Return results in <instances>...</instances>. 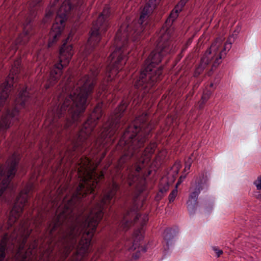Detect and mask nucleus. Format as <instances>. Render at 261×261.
I'll list each match as a JSON object with an SVG mask.
<instances>
[{
	"label": "nucleus",
	"instance_id": "20e7f679",
	"mask_svg": "<svg viewBox=\"0 0 261 261\" xmlns=\"http://www.w3.org/2000/svg\"><path fill=\"white\" fill-rule=\"evenodd\" d=\"M111 13L106 6L96 20L93 22L90 36L84 53L86 73L82 75L77 83L72 75L67 79L62 88L58 100L63 102L52 112L51 120L63 118L64 120H81L87 106V99L93 92L100 72V62L98 48L103 35L110 26Z\"/></svg>",
	"mask_w": 261,
	"mask_h": 261
},
{
	"label": "nucleus",
	"instance_id": "393cba45",
	"mask_svg": "<svg viewBox=\"0 0 261 261\" xmlns=\"http://www.w3.org/2000/svg\"><path fill=\"white\" fill-rule=\"evenodd\" d=\"M177 195V188L174 189L169 195L168 199L169 202L171 203L174 201L176 196Z\"/></svg>",
	"mask_w": 261,
	"mask_h": 261
},
{
	"label": "nucleus",
	"instance_id": "f03ea898",
	"mask_svg": "<svg viewBox=\"0 0 261 261\" xmlns=\"http://www.w3.org/2000/svg\"><path fill=\"white\" fill-rule=\"evenodd\" d=\"M155 43V48L145 60L139 73L133 75L128 96L123 98L100 130L96 134L94 131L103 114L101 108L97 105L80 129L71 135L69 138H116L114 137L126 124L127 120L122 119V117L130 102L133 101L135 106L139 105L164 76V66L158 65L164 56L174 50L169 32L164 29L161 30L156 35Z\"/></svg>",
	"mask_w": 261,
	"mask_h": 261
},
{
	"label": "nucleus",
	"instance_id": "ddd939ff",
	"mask_svg": "<svg viewBox=\"0 0 261 261\" xmlns=\"http://www.w3.org/2000/svg\"><path fill=\"white\" fill-rule=\"evenodd\" d=\"M214 43L217 44V48L213 53H215L214 57V61L213 62V67H217L221 62V59L224 55H225L226 51H228L231 47V43L226 41L223 44L220 39H216L211 45Z\"/></svg>",
	"mask_w": 261,
	"mask_h": 261
},
{
	"label": "nucleus",
	"instance_id": "72a5a7b5",
	"mask_svg": "<svg viewBox=\"0 0 261 261\" xmlns=\"http://www.w3.org/2000/svg\"><path fill=\"white\" fill-rule=\"evenodd\" d=\"M107 148H106L105 151H103L101 155V156L99 159L98 163H100L101 162V161L104 159V158L106 156V154H107Z\"/></svg>",
	"mask_w": 261,
	"mask_h": 261
},
{
	"label": "nucleus",
	"instance_id": "9d476101",
	"mask_svg": "<svg viewBox=\"0 0 261 261\" xmlns=\"http://www.w3.org/2000/svg\"><path fill=\"white\" fill-rule=\"evenodd\" d=\"M6 164L0 166V197L6 189H12L11 181L16 171L15 152L13 153L12 160H9Z\"/></svg>",
	"mask_w": 261,
	"mask_h": 261
},
{
	"label": "nucleus",
	"instance_id": "b1692460",
	"mask_svg": "<svg viewBox=\"0 0 261 261\" xmlns=\"http://www.w3.org/2000/svg\"><path fill=\"white\" fill-rule=\"evenodd\" d=\"M37 243L36 241H34V244L32 245V248H31V245H30L29 247V250L26 252L27 254H26L25 256V259L27 260L28 256L30 255H33L34 253V250L37 247ZM30 258H28V260H29Z\"/></svg>",
	"mask_w": 261,
	"mask_h": 261
},
{
	"label": "nucleus",
	"instance_id": "58836bf2",
	"mask_svg": "<svg viewBox=\"0 0 261 261\" xmlns=\"http://www.w3.org/2000/svg\"><path fill=\"white\" fill-rule=\"evenodd\" d=\"M139 249V251H142L143 252H146V248L145 247H143V246H141L140 248H138Z\"/></svg>",
	"mask_w": 261,
	"mask_h": 261
},
{
	"label": "nucleus",
	"instance_id": "ea45409f",
	"mask_svg": "<svg viewBox=\"0 0 261 261\" xmlns=\"http://www.w3.org/2000/svg\"><path fill=\"white\" fill-rule=\"evenodd\" d=\"M17 74H18V73L19 68V59H18V57H17Z\"/></svg>",
	"mask_w": 261,
	"mask_h": 261
},
{
	"label": "nucleus",
	"instance_id": "49530a36",
	"mask_svg": "<svg viewBox=\"0 0 261 261\" xmlns=\"http://www.w3.org/2000/svg\"><path fill=\"white\" fill-rule=\"evenodd\" d=\"M119 90V89H118V88H117L116 86H115V87H114V90Z\"/></svg>",
	"mask_w": 261,
	"mask_h": 261
},
{
	"label": "nucleus",
	"instance_id": "2eb2a0df",
	"mask_svg": "<svg viewBox=\"0 0 261 261\" xmlns=\"http://www.w3.org/2000/svg\"><path fill=\"white\" fill-rule=\"evenodd\" d=\"M178 233V229L175 228H167L164 232V239L166 242V246H164L165 250L169 249V246H171L173 243V239L174 237Z\"/></svg>",
	"mask_w": 261,
	"mask_h": 261
},
{
	"label": "nucleus",
	"instance_id": "a878e982",
	"mask_svg": "<svg viewBox=\"0 0 261 261\" xmlns=\"http://www.w3.org/2000/svg\"><path fill=\"white\" fill-rule=\"evenodd\" d=\"M169 190V184L166 183L163 186L160 185L159 191H162L164 194H165Z\"/></svg>",
	"mask_w": 261,
	"mask_h": 261
},
{
	"label": "nucleus",
	"instance_id": "6ab92c4d",
	"mask_svg": "<svg viewBox=\"0 0 261 261\" xmlns=\"http://www.w3.org/2000/svg\"><path fill=\"white\" fill-rule=\"evenodd\" d=\"M16 222V202L14 201L13 206L10 212V215L8 220V224L10 227L15 226Z\"/></svg>",
	"mask_w": 261,
	"mask_h": 261
},
{
	"label": "nucleus",
	"instance_id": "0eeeda50",
	"mask_svg": "<svg viewBox=\"0 0 261 261\" xmlns=\"http://www.w3.org/2000/svg\"><path fill=\"white\" fill-rule=\"evenodd\" d=\"M73 11L71 5H68L66 10L64 9V4L62 5L57 14L55 21L48 34V47H52L61 37L65 26V21L72 13L74 16L72 21L75 22L79 21L83 13V9L80 7L74 13Z\"/></svg>",
	"mask_w": 261,
	"mask_h": 261
},
{
	"label": "nucleus",
	"instance_id": "cd10ccee",
	"mask_svg": "<svg viewBox=\"0 0 261 261\" xmlns=\"http://www.w3.org/2000/svg\"><path fill=\"white\" fill-rule=\"evenodd\" d=\"M186 3L182 0H180V1L175 6V8L177 9L180 10V12L182 11V8L185 6Z\"/></svg>",
	"mask_w": 261,
	"mask_h": 261
},
{
	"label": "nucleus",
	"instance_id": "c03bdc74",
	"mask_svg": "<svg viewBox=\"0 0 261 261\" xmlns=\"http://www.w3.org/2000/svg\"><path fill=\"white\" fill-rule=\"evenodd\" d=\"M61 174H64V170H61L60 171Z\"/></svg>",
	"mask_w": 261,
	"mask_h": 261
},
{
	"label": "nucleus",
	"instance_id": "f257e3e1",
	"mask_svg": "<svg viewBox=\"0 0 261 261\" xmlns=\"http://www.w3.org/2000/svg\"><path fill=\"white\" fill-rule=\"evenodd\" d=\"M92 161L83 156L77 163V174L80 182L74 192L68 193L69 186H60L56 197L50 196L48 206L54 213L47 222L48 239L45 249L47 258L43 261H65L75 249L72 258L67 261H83L91 251V241L96 228L107 209L113 204V199L120 189L113 181L103 190L102 195L95 199V190L102 173L90 169Z\"/></svg>",
	"mask_w": 261,
	"mask_h": 261
},
{
	"label": "nucleus",
	"instance_id": "412c9836",
	"mask_svg": "<svg viewBox=\"0 0 261 261\" xmlns=\"http://www.w3.org/2000/svg\"><path fill=\"white\" fill-rule=\"evenodd\" d=\"M55 1L58 2L59 0ZM42 1V0H31L30 6L31 9L30 11L33 13L32 15H35V12L38 10V7L40 6Z\"/></svg>",
	"mask_w": 261,
	"mask_h": 261
},
{
	"label": "nucleus",
	"instance_id": "c756f323",
	"mask_svg": "<svg viewBox=\"0 0 261 261\" xmlns=\"http://www.w3.org/2000/svg\"><path fill=\"white\" fill-rule=\"evenodd\" d=\"M212 249L215 252L217 257L220 256V255L223 253L222 250L219 249L217 247H213Z\"/></svg>",
	"mask_w": 261,
	"mask_h": 261
},
{
	"label": "nucleus",
	"instance_id": "aec40b11",
	"mask_svg": "<svg viewBox=\"0 0 261 261\" xmlns=\"http://www.w3.org/2000/svg\"><path fill=\"white\" fill-rule=\"evenodd\" d=\"M197 154L196 152H193L185 162V172L188 171L191 167V165L194 159H196Z\"/></svg>",
	"mask_w": 261,
	"mask_h": 261
},
{
	"label": "nucleus",
	"instance_id": "c9c22d12",
	"mask_svg": "<svg viewBox=\"0 0 261 261\" xmlns=\"http://www.w3.org/2000/svg\"><path fill=\"white\" fill-rule=\"evenodd\" d=\"M53 12L51 11V10H49L46 13V15H45V17L46 18H49L50 17H51L53 15Z\"/></svg>",
	"mask_w": 261,
	"mask_h": 261
},
{
	"label": "nucleus",
	"instance_id": "c85d7f7f",
	"mask_svg": "<svg viewBox=\"0 0 261 261\" xmlns=\"http://www.w3.org/2000/svg\"><path fill=\"white\" fill-rule=\"evenodd\" d=\"M165 194L162 193V191H159V192L156 193V196L155 197V200L156 201H159L161 200L162 198L164 196Z\"/></svg>",
	"mask_w": 261,
	"mask_h": 261
},
{
	"label": "nucleus",
	"instance_id": "79ce46f5",
	"mask_svg": "<svg viewBox=\"0 0 261 261\" xmlns=\"http://www.w3.org/2000/svg\"><path fill=\"white\" fill-rule=\"evenodd\" d=\"M133 257H134L135 259H137V258H139V255H138V254H135V255H133Z\"/></svg>",
	"mask_w": 261,
	"mask_h": 261
},
{
	"label": "nucleus",
	"instance_id": "f3484780",
	"mask_svg": "<svg viewBox=\"0 0 261 261\" xmlns=\"http://www.w3.org/2000/svg\"><path fill=\"white\" fill-rule=\"evenodd\" d=\"M23 32L24 34L23 42L24 43H25L29 41L30 37L35 33L33 29V19L32 18H27L26 24L24 25Z\"/></svg>",
	"mask_w": 261,
	"mask_h": 261
},
{
	"label": "nucleus",
	"instance_id": "a211bd4d",
	"mask_svg": "<svg viewBox=\"0 0 261 261\" xmlns=\"http://www.w3.org/2000/svg\"><path fill=\"white\" fill-rule=\"evenodd\" d=\"M213 91L207 89L203 91L201 99L198 102V108L201 110L203 108L204 105L210 98Z\"/></svg>",
	"mask_w": 261,
	"mask_h": 261
},
{
	"label": "nucleus",
	"instance_id": "09e8293b",
	"mask_svg": "<svg viewBox=\"0 0 261 261\" xmlns=\"http://www.w3.org/2000/svg\"><path fill=\"white\" fill-rule=\"evenodd\" d=\"M182 1L185 2L187 3L188 2L189 0H182Z\"/></svg>",
	"mask_w": 261,
	"mask_h": 261
},
{
	"label": "nucleus",
	"instance_id": "f704fd0d",
	"mask_svg": "<svg viewBox=\"0 0 261 261\" xmlns=\"http://www.w3.org/2000/svg\"><path fill=\"white\" fill-rule=\"evenodd\" d=\"M137 66V64L136 63V61L135 60V62L132 64L130 66V69H129V72H134L133 70L135 69Z\"/></svg>",
	"mask_w": 261,
	"mask_h": 261
},
{
	"label": "nucleus",
	"instance_id": "2f4dec72",
	"mask_svg": "<svg viewBox=\"0 0 261 261\" xmlns=\"http://www.w3.org/2000/svg\"><path fill=\"white\" fill-rule=\"evenodd\" d=\"M186 177V175H181V176L179 177V179H178V180L177 182L176 183V187H177L178 185H180V184L182 182L183 180H184Z\"/></svg>",
	"mask_w": 261,
	"mask_h": 261
},
{
	"label": "nucleus",
	"instance_id": "a19ab883",
	"mask_svg": "<svg viewBox=\"0 0 261 261\" xmlns=\"http://www.w3.org/2000/svg\"><path fill=\"white\" fill-rule=\"evenodd\" d=\"M62 163V160H61L60 161V163H59V165H58V168H57V170H59V169L61 168V166Z\"/></svg>",
	"mask_w": 261,
	"mask_h": 261
},
{
	"label": "nucleus",
	"instance_id": "bb28decb",
	"mask_svg": "<svg viewBox=\"0 0 261 261\" xmlns=\"http://www.w3.org/2000/svg\"><path fill=\"white\" fill-rule=\"evenodd\" d=\"M201 81H202V79H201L197 77L194 81V84H193V89H194V90H196V89H197L198 88V87L199 86Z\"/></svg>",
	"mask_w": 261,
	"mask_h": 261
},
{
	"label": "nucleus",
	"instance_id": "423d86ee",
	"mask_svg": "<svg viewBox=\"0 0 261 261\" xmlns=\"http://www.w3.org/2000/svg\"><path fill=\"white\" fill-rule=\"evenodd\" d=\"M15 67H12L10 73L7 77L5 82L1 86L0 111L4 108L2 118L0 120V132H5L9 127L12 119L14 117L16 112V107L14 106L11 110L7 104L9 101V94L15 83Z\"/></svg>",
	"mask_w": 261,
	"mask_h": 261
},
{
	"label": "nucleus",
	"instance_id": "9b49d317",
	"mask_svg": "<svg viewBox=\"0 0 261 261\" xmlns=\"http://www.w3.org/2000/svg\"><path fill=\"white\" fill-rule=\"evenodd\" d=\"M206 180V177L203 174L197 178L195 182L191 184L190 194L187 202V208L191 214H194L195 212L198 204V197L201 191L205 187H208Z\"/></svg>",
	"mask_w": 261,
	"mask_h": 261
},
{
	"label": "nucleus",
	"instance_id": "e433bc0d",
	"mask_svg": "<svg viewBox=\"0 0 261 261\" xmlns=\"http://www.w3.org/2000/svg\"><path fill=\"white\" fill-rule=\"evenodd\" d=\"M195 92V90L192 88V89L187 94V98L191 97L193 96Z\"/></svg>",
	"mask_w": 261,
	"mask_h": 261
},
{
	"label": "nucleus",
	"instance_id": "4c0bfd02",
	"mask_svg": "<svg viewBox=\"0 0 261 261\" xmlns=\"http://www.w3.org/2000/svg\"><path fill=\"white\" fill-rule=\"evenodd\" d=\"M175 167L177 168V173L178 172L179 168H180L181 164L179 162L176 161L174 165Z\"/></svg>",
	"mask_w": 261,
	"mask_h": 261
},
{
	"label": "nucleus",
	"instance_id": "dca6fc26",
	"mask_svg": "<svg viewBox=\"0 0 261 261\" xmlns=\"http://www.w3.org/2000/svg\"><path fill=\"white\" fill-rule=\"evenodd\" d=\"M31 100V94L27 88L21 91L19 94H17V105L20 103L22 107H27Z\"/></svg>",
	"mask_w": 261,
	"mask_h": 261
},
{
	"label": "nucleus",
	"instance_id": "7ed1b4c3",
	"mask_svg": "<svg viewBox=\"0 0 261 261\" xmlns=\"http://www.w3.org/2000/svg\"><path fill=\"white\" fill-rule=\"evenodd\" d=\"M153 128V124L149 121L148 114L144 112L128 125L116 147L122 153L116 165L118 171H121L126 163L130 160L133 162L127 167V176H121L122 182L131 188L133 195L131 203L125 209L119 224L123 230H127L139 222L142 229L148 220V215L142 216L138 211L140 207L139 196L146 188V176L143 171L144 158L152 154L157 146L155 142H150L143 149L145 143L152 136Z\"/></svg>",
	"mask_w": 261,
	"mask_h": 261
},
{
	"label": "nucleus",
	"instance_id": "8fccbe9b",
	"mask_svg": "<svg viewBox=\"0 0 261 261\" xmlns=\"http://www.w3.org/2000/svg\"><path fill=\"white\" fill-rule=\"evenodd\" d=\"M260 198L261 199V195H260Z\"/></svg>",
	"mask_w": 261,
	"mask_h": 261
},
{
	"label": "nucleus",
	"instance_id": "1a4fd4ad",
	"mask_svg": "<svg viewBox=\"0 0 261 261\" xmlns=\"http://www.w3.org/2000/svg\"><path fill=\"white\" fill-rule=\"evenodd\" d=\"M35 188L34 184L30 182L27 184L24 189L20 192L18 193L17 192V221L19 217V213L22 212L29 206V199L32 196V193ZM19 229V226L17 224V238H18ZM24 230H26V233L24 234V237L22 242L17 238V261H18V256L20 254L21 252L28 245L27 240L31 235L32 231V229H29L27 225L24 226Z\"/></svg>",
	"mask_w": 261,
	"mask_h": 261
},
{
	"label": "nucleus",
	"instance_id": "a18cd8bd",
	"mask_svg": "<svg viewBox=\"0 0 261 261\" xmlns=\"http://www.w3.org/2000/svg\"><path fill=\"white\" fill-rule=\"evenodd\" d=\"M210 87L213 88V86H214V84H213V83H211V84H210Z\"/></svg>",
	"mask_w": 261,
	"mask_h": 261
},
{
	"label": "nucleus",
	"instance_id": "4be33fe9",
	"mask_svg": "<svg viewBox=\"0 0 261 261\" xmlns=\"http://www.w3.org/2000/svg\"><path fill=\"white\" fill-rule=\"evenodd\" d=\"M142 238V237H139V241H137V237L134 239V241H133V242H130V244H132L130 246H128V242L127 243H126L125 244V246H126L127 247V249L129 250V251H134L136 249H137V248H139V245H140V239L141 238Z\"/></svg>",
	"mask_w": 261,
	"mask_h": 261
},
{
	"label": "nucleus",
	"instance_id": "f8f14e48",
	"mask_svg": "<svg viewBox=\"0 0 261 261\" xmlns=\"http://www.w3.org/2000/svg\"><path fill=\"white\" fill-rule=\"evenodd\" d=\"M217 44L214 43L211 45L210 47L207 49L203 57L201 58L199 65L196 67L194 73V76L198 77V76L203 72L206 67L210 65L211 66V71L214 70L217 67L213 66V62L214 61V57L215 53L214 51L217 48Z\"/></svg>",
	"mask_w": 261,
	"mask_h": 261
},
{
	"label": "nucleus",
	"instance_id": "5701e85b",
	"mask_svg": "<svg viewBox=\"0 0 261 261\" xmlns=\"http://www.w3.org/2000/svg\"><path fill=\"white\" fill-rule=\"evenodd\" d=\"M180 12V10L177 9L175 7H174V9L171 11L170 14L167 20V22L169 21V22L172 23L178 16V14Z\"/></svg>",
	"mask_w": 261,
	"mask_h": 261
},
{
	"label": "nucleus",
	"instance_id": "de8ad7c7",
	"mask_svg": "<svg viewBox=\"0 0 261 261\" xmlns=\"http://www.w3.org/2000/svg\"><path fill=\"white\" fill-rule=\"evenodd\" d=\"M17 43L18 42V41H19V38L18 37V36H17Z\"/></svg>",
	"mask_w": 261,
	"mask_h": 261
},
{
	"label": "nucleus",
	"instance_id": "6e6552de",
	"mask_svg": "<svg viewBox=\"0 0 261 261\" xmlns=\"http://www.w3.org/2000/svg\"><path fill=\"white\" fill-rule=\"evenodd\" d=\"M72 35V33L71 32L60 48L59 62L55 64L50 70L49 79L45 85L46 89H49L57 83L62 74L63 68L67 66L73 56L72 46L71 45H67V42Z\"/></svg>",
	"mask_w": 261,
	"mask_h": 261
},
{
	"label": "nucleus",
	"instance_id": "7c9ffc66",
	"mask_svg": "<svg viewBox=\"0 0 261 261\" xmlns=\"http://www.w3.org/2000/svg\"><path fill=\"white\" fill-rule=\"evenodd\" d=\"M254 184L257 190H261V177H258L257 179L254 181Z\"/></svg>",
	"mask_w": 261,
	"mask_h": 261
},
{
	"label": "nucleus",
	"instance_id": "37998d69",
	"mask_svg": "<svg viewBox=\"0 0 261 261\" xmlns=\"http://www.w3.org/2000/svg\"><path fill=\"white\" fill-rule=\"evenodd\" d=\"M17 169H18V160H19V155L18 154H17Z\"/></svg>",
	"mask_w": 261,
	"mask_h": 261
},
{
	"label": "nucleus",
	"instance_id": "4468645a",
	"mask_svg": "<svg viewBox=\"0 0 261 261\" xmlns=\"http://www.w3.org/2000/svg\"><path fill=\"white\" fill-rule=\"evenodd\" d=\"M14 255L15 257L16 255V248L14 244H12L9 247H7V240L6 238L2 239L0 243V261H5L6 258V252L11 250Z\"/></svg>",
	"mask_w": 261,
	"mask_h": 261
},
{
	"label": "nucleus",
	"instance_id": "473e14b6",
	"mask_svg": "<svg viewBox=\"0 0 261 261\" xmlns=\"http://www.w3.org/2000/svg\"><path fill=\"white\" fill-rule=\"evenodd\" d=\"M107 148H106L105 151H103L101 155V156L99 159L98 163H100L101 162V161L104 159V158L106 156V154H107Z\"/></svg>",
	"mask_w": 261,
	"mask_h": 261
},
{
	"label": "nucleus",
	"instance_id": "39448f33",
	"mask_svg": "<svg viewBox=\"0 0 261 261\" xmlns=\"http://www.w3.org/2000/svg\"><path fill=\"white\" fill-rule=\"evenodd\" d=\"M161 0H149L141 11L138 20L133 21L130 24L124 23L118 30L115 37V50L109 56L110 61L105 72L101 74L102 79L96 90V95H107L108 89L115 76L123 69L130 56L131 50L138 45L141 39L148 35L153 26V15L157 5Z\"/></svg>",
	"mask_w": 261,
	"mask_h": 261
}]
</instances>
